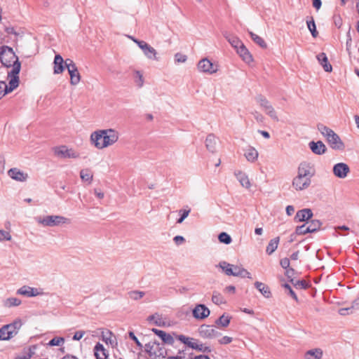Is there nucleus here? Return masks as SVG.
I'll use <instances>...</instances> for the list:
<instances>
[{
  "instance_id": "nucleus-11",
  "label": "nucleus",
  "mask_w": 359,
  "mask_h": 359,
  "mask_svg": "<svg viewBox=\"0 0 359 359\" xmlns=\"http://www.w3.org/2000/svg\"><path fill=\"white\" fill-rule=\"evenodd\" d=\"M199 335L205 339H213L221 336V333L218 332L212 325L203 324L198 328Z\"/></svg>"
},
{
  "instance_id": "nucleus-36",
  "label": "nucleus",
  "mask_w": 359,
  "mask_h": 359,
  "mask_svg": "<svg viewBox=\"0 0 359 359\" xmlns=\"http://www.w3.org/2000/svg\"><path fill=\"white\" fill-rule=\"evenodd\" d=\"M224 37L233 48H236V50H238V48H240L243 44V42L237 36L230 34H224Z\"/></svg>"
},
{
  "instance_id": "nucleus-48",
  "label": "nucleus",
  "mask_w": 359,
  "mask_h": 359,
  "mask_svg": "<svg viewBox=\"0 0 359 359\" xmlns=\"http://www.w3.org/2000/svg\"><path fill=\"white\" fill-rule=\"evenodd\" d=\"M149 320H154V324L158 326H163L165 323L162 318H161L158 315H152L149 317Z\"/></svg>"
},
{
  "instance_id": "nucleus-64",
  "label": "nucleus",
  "mask_w": 359,
  "mask_h": 359,
  "mask_svg": "<svg viewBox=\"0 0 359 359\" xmlns=\"http://www.w3.org/2000/svg\"><path fill=\"white\" fill-rule=\"evenodd\" d=\"M64 63L67 69L69 67L70 68L71 66H73L74 67H76L75 63L70 59H67L65 61H64Z\"/></svg>"
},
{
  "instance_id": "nucleus-30",
  "label": "nucleus",
  "mask_w": 359,
  "mask_h": 359,
  "mask_svg": "<svg viewBox=\"0 0 359 359\" xmlns=\"http://www.w3.org/2000/svg\"><path fill=\"white\" fill-rule=\"evenodd\" d=\"M54 74H61L64 69V60L60 55H56L54 59Z\"/></svg>"
},
{
  "instance_id": "nucleus-6",
  "label": "nucleus",
  "mask_w": 359,
  "mask_h": 359,
  "mask_svg": "<svg viewBox=\"0 0 359 359\" xmlns=\"http://www.w3.org/2000/svg\"><path fill=\"white\" fill-rule=\"evenodd\" d=\"M52 150L54 156L59 158H78L80 156L79 152L66 145L54 147Z\"/></svg>"
},
{
  "instance_id": "nucleus-9",
  "label": "nucleus",
  "mask_w": 359,
  "mask_h": 359,
  "mask_svg": "<svg viewBox=\"0 0 359 359\" xmlns=\"http://www.w3.org/2000/svg\"><path fill=\"white\" fill-rule=\"evenodd\" d=\"M255 100L259 104L260 107L264 110L266 114H267L272 119L278 121V116L274 108L265 97L262 95H258L255 97Z\"/></svg>"
},
{
  "instance_id": "nucleus-1",
  "label": "nucleus",
  "mask_w": 359,
  "mask_h": 359,
  "mask_svg": "<svg viewBox=\"0 0 359 359\" xmlns=\"http://www.w3.org/2000/svg\"><path fill=\"white\" fill-rule=\"evenodd\" d=\"M118 133L114 129L96 130L90 135V142L97 149H102L116 143Z\"/></svg>"
},
{
  "instance_id": "nucleus-24",
  "label": "nucleus",
  "mask_w": 359,
  "mask_h": 359,
  "mask_svg": "<svg viewBox=\"0 0 359 359\" xmlns=\"http://www.w3.org/2000/svg\"><path fill=\"white\" fill-rule=\"evenodd\" d=\"M233 276H237L241 278H248L252 279V276L250 272H248L242 266L233 265Z\"/></svg>"
},
{
  "instance_id": "nucleus-27",
  "label": "nucleus",
  "mask_w": 359,
  "mask_h": 359,
  "mask_svg": "<svg viewBox=\"0 0 359 359\" xmlns=\"http://www.w3.org/2000/svg\"><path fill=\"white\" fill-rule=\"evenodd\" d=\"M244 156L248 161L253 163L257 160L259 154L255 148L249 147L245 149Z\"/></svg>"
},
{
  "instance_id": "nucleus-35",
  "label": "nucleus",
  "mask_w": 359,
  "mask_h": 359,
  "mask_svg": "<svg viewBox=\"0 0 359 359\" xmlns=\"http://www.w3.org/2000/svg\"><path fill=\"white\" fill-rule=\"evenodd\" d=\"M255 287L266 298H269L271 295L269 287L265 284L257 281L255 283Z\"/></svg>"
},
{
  "instance_id": "nucleus-59",
  "label": "nucleus",
  "mask_w": 359,
  "mask_h": 359,
  "mask_svg": "<svg viewBox=\"0 0 359 359\" xmlns=\"http://www.w3.org/2000/svg\"><path fill=\"white\" fill-rule=\"evenodd\" d=\"M294 274V270L292 268L286 269L285 276L290 279V281L293 283L292 276Z\"/></svg>"
},
{
  "instance_id": "nucleus-14",
  "label": "nucleus",
  "mask_w": 359,
  "mask_h": 359,
  "mask_svg": "<svg viewBox=\"0 0 359 359\" xmlns=\"http://www.w3.org/2000/svg\"><path fill=\"white\" fill-rule=\"evenodd\" d=\"M210 314V309L203 304H196L192 310V315L197 320H203Z\"/></svg>"
},
{
  "instance_id": "nucleus-26",
  "label": "nucleus",
  "mask_w": 359,
  "mask_h": 359,
  "mask_svg": "<svg viewBox=\"0 0 359 359\" xmlns=\"http://www.w3.org/2000/svg\"><path fill=\"white\" fill-rule=\"evenodd\" d=\"M68 72L70 76L71 84L74 86L78 84L81 80V76L77 67L71 66L70 68H68Z\"/></svg>"
},
{
  "instance_id": "nucleus-47",
  "label": "nucleus",
  "mask_w": 359,
  "mask_h": 359,
  "mask_svg": "<svg viewBox=\"0 0 359 359\" xmlns=\"http://www.w3.org/2000/svg\"><path fill=\"white\" fill-rule=\"evenodd\" d=\"M65 342V339L63 337H54L51 340L49 341L48 345L50 346H62Z\"/></svg>"
},
{
  "instance_id": "nucleus-17",
  "label": "nucleus",
  "mask_w": 359,
  "mask_h": 359,
  "mask_svg": "<svg viewBox=\"0 0 359 359\" xmlns=\"http://www.w3.org/2000/svg\"><path fill=\"white\" fill-rule=\"evenodd\" d=\"M8 176L18 182H25L28 178V174L24 172L17 168H11L8 171Z\"/></svg>"
},
{
  "instance_id": "nucleus-45",
  "label": "nucleus",
  "mask_w": 359,
  "mask_h": 359,
  "mask_svg": "<svg viewBox=\"0 0 359 359\" xmlns=\"http://www.w3.org/2000/svg\"><path fill=\"white\" fill-rule=\"evenodd\" d=\"M191 212V209L189 208H187V209H182L179 211V213L180 214V217L177 219V224H182L183 221L188 217Z\"/></svg>"
},
{
  "instance_id": "nucleus-62",
  "label": "nucleus",
  "mask_w": 359,
  "mask_h": 359,
  "mask_svg": "<svg viewBox=\"0 0 359 359\" xmlns=\"http://www.w3.org/2000/svg\"><path fill=\"white\" fill-rule=\"evenodd\" d=\"M85 332L80 330L75 332L74 335L73 336V339L79 341L80 340L84 335Z\"/></svg>"
},
{
  "instance_id": "nucleus-20",
  "label": "nucleus",
  "mask_w": 359,
  "mask_h": 359,
  "mask_svg": "<svg viewBox=\"0 0 359 359\" xmlns=\"http://www.w3.org/2000/svg\"><path fill=\"white\" fill-rule=\"evenodd\" d=\"M151 331L159 337L163 343L169 345H172L174 343V339L170 334L156 328L151 329Z\"/></svg>"
},
{
  "instance_id": "nucleus-50",
  "label": "nucleus",
  "mask_w": 359,
  "mask_h": 359,
  "mask_svg": "<svg viewBox=\"0 0 359 359\" xmlns=\"http://www.w3.org/2000/svg\"><path fill=\"white\" fill-rule=\"evenodd\" d=\"M135 83L137 86L141 88L144 84V78L142 73L140 71H135Z\"/></svg>"
},
{
  "instance_id": "nucleus-43",
  "label": "nucleus",
  "mask_w": 359,
  "mask_h": 359,
  "mask_svg": "<svg viewBox=\"0 0 359 359\" xmlns=\"http://www.w3.org/2000/svg\"><path fill=\"white\" fill-rule=\"evenodd\" d=\"M306 24H307L308 29H309V31L311 33V35L313 36V37L316 38L318 36V33L316 30V24H315V22H314L313 18H311V20H307Z\"/></svg>"
},
{
  "instance_id": "nucleus-25",
  "label": "nucleus",
  "mask_w": 359,
  "mask_h": 359,
  "mask_svg": "<svg viewBox=\"0 0 359 359\" xmlns=\"http://www.w3.org/2000/svg\"><path fill=\"white\" fill-rule=\"evenodd\" d=\"M323 355V352L321 348H313L305 352L304 359H321Z\"/></svg>"
},
{
  "instance_id": "nucleus-60",
  "label": "nucleus",
  "mask_w": 359,
  "mask_h": 359,
  "mask_svg": "<svg viewBox=\"0 0 359 359\" xmlns=\"http://www.w3.org/2000/svg\"><path fill=\"white\" fill-rule=\"evenodd\" d=\"M173 241L177 245H180L184 243L185 239L182 236H176L174 237Z\"/></svg>"
},
{
  "instance_id": "nucleus-41",
  "label": "nucleus",
  "mask_w": 359,
  "mask_h": 359,
  "mask_svg": "<svg viewBox=\"0 0 359 359\" xmlns=\"http://www.w3.org/2000/svg\"><path fill=\"white\" fill-rule=\"evenodd\" d=\"M322 223L318 219L311 220L307 225L308 229L311 233L315 232L320 228Z\"/></svg>"
},
{
  "instance_id": "nucleus-7",
  "label": "nucleus",
  "mask_w": 359,
  "mask_h": 359,
  "mask_svg": "<svg viewBox=\"0 0 359 359\" xmlns=\"http://www.w3.org/2000/svg\"><path fill=\"white\" fill-rule=\"evenodd\" d=\"M21 326L20 321H15L13 323L4 325L0 329V340H8L17 334Z\"/></svg>"
},
{
  "instance_id": "nucleus-49",
  "label": "nucleus",
  "mask_w": 359,
  "mask_h": 359,
  "mask_svg": "<svg viewBox=\"0 0 359 359\" xmlns=\"http://www.w3.org/2000/svg\"><path fill=\"white\" fill-rule=\"evenodd\" d=\"M311 233L308 229L307 225L306 224L299 226L296 228L295 234L297 235H304L306 233Z\"/></svg>"
},
{
  "instance_id": "nucleus-34",
  "label": "nucleus",
  "mask_w": 359,
  "mask_h": 359,
  "mask_svg": "<svg viewBox=\"0 0 359 359\" xmlns=\"http://www.w3.org/2000/svg\"><path fill=\"white\" fill-rule=\"evenodd\" d=\"M279 241H280L279 237H276V238L271 239L269 241L268 245L266 246V252L269 255L273 254L278 248Z\"/></svg>"
},
{
  "instance_id": "nucleus-10",
  "label": "nucleus",
  "mask_w": 359,
  "mask_h": 359,
  "mask_svg": "<svg viewBox=\"0 0 359 359\" xmlns=\"http://www.w3.org/2000/svg\"><path fill=\"white\" fill-rule=\"evenodd\" d=\"M315 175L313 166L309 162H302L297 168V175L311 180Z\"/></svg>"
},
{
  "instance_id": "nucleus-8",
  "label": "nucleus",
  "mask_w": 359,
  "mask_h": 359,
  "mask_svg": "<svg viewBox=\"0 0 359 359\" xmlns=\"http://www.w3.org/2000/svg\"><path fill=\"white\" fill-rule=\"evenodd\" d=\"M197 69L200 72L213 74L218 71V65L208 58H203L198 62Z\"/></svg>"
},
{
  "instance_id": "nucleus-19",
  "label": "nucleus",
  "mask_w": 359,
  "mask_h": 359,
  "mask_svg": "<svg viewBox=\"0 0 359 359\" xmlns=\"http://www.w3.org/2000/svg\"><path fill=\"white\" fill-rule=\"evenodd\" d=\"M217 138L214 134H209L205 139L206 149L211 153H215L217 148Z\"/></svg>"
},
{
  "instance_id": "nucleus-37",
  "label": "nucleus",
  "mask_w": 359,
  "mask_h": 359,
  "mask_svg": "<svg viewBox=\"0 0 359 359\" xmlns=\"http://www.w3.org/2000/svg\"><path fill=\"white\" fill-rule=\"evenodd\" d=\"M219 266L222 269V271L225 273L226 275L232 276V274H233V264H231L227 263L226 262L223 261L219 263Z\"/></svg>"
},
{
  "instance_id": "nucleus-44",
  "label": "nucleus",
  "mask_w": 359,
  "mask_h": 359,
  "mask_svg": "<svg viewBox=\"0 0 359 359\" xmlns=\"http://www.w3.org/2000/svg\"><path fill=\"white\" fill-rule=\"evenodd\" d=\"M218 239L220 243L230 244L232 241L231 237L226 232H222L219 234Z\"/></svg>"
},
{
  "instance_id": "nucleus-18",
  "label": "nucleus",
  "mask_w": 359,
  "mask_h": 359,
  "mask_svg": "<svg viewBox=\"0 0 359 359\" xmlns=\"http://www.w3.org/2000/svg\"><path fill=\"white\" fill-rule=\"evenodd\" d=\"M309 146L312 152L317 155H322L327 151V147L322 141H311L309 143Z\"/></svg>"
},
{
  "instance_id": "nucleus-38",
  "label": "nucleus",
  "mask_w": 359,
  "mask_h": 359,
  "mask_svg": "<svg viewBox=\"0 0 359 359\" xmlns=\"http://www.w3.org/2000/svg\"><path fill=\"white\" fill-rule=\"evenodd\" d=\"M249 34L250 35L252 40L260 47L262 48H266L267 47L266 43L262 37L252 32H249Z\"/></svg>"
},
{
  "instance_id": "nucleus-13",
  "label": "nucleus",
  "mask_w": 359,
  "mask_h": 359,
  "mask_svg": "<svg viewBox=\"0 0 359 359\" xmlns=\"http://www.w3.org/2000/svg\"><path fill=\"white\" fill-rule=\"evenodd\" d=\"M311 184V180L297 175L292 182V187L297 191L308 189Z\"/></svg>"
},
{
  "instance_id": "nucleus-32",
  "label": "nucleus",
  "mask_w": 359,
  "mask_h": 359,
  "mask_svg": "<svg viewBox=\"0 0 359 359\" xmlns=\"http://www.w3.org/2000/svg\"><path fill=\"white\" fill-rule=\"evenodd\" d=\"M159 345L160 344L155 341H149L145 344V351L149 354V355L156 356Z\"/></svg>"
},
{
  "instance_id": "nucleus-29",
  "label": "nucleus",
  "mask_w": 359,
  "mask_h": 359,
  "mask_svg": "<svg viewBox=\"0 0 359 359\" xmlns=\"http://www.w3.org/2000/svg\"><path fill=\"white\" fill-rule=\"evenodd\" d=\"M317 60L325 72H330L332 71V65L328 62L327 57L325 53L318 54L317 55Z\"/></svg>"
},
{
  "instance_id": "nucleus-51",
  "label": "nucleus",
  "mask_w": 359,
  "mask_h": 359,
  "mask_svg": "<svg viewBox=\"0 0 359 359\" xmlns=\"http://www.w3.org/2000/svg\"><path fill=\"white\" fill-rule=\"evenodd\" d=\"M11 235L8 231L0 229V242L4 241H11Z\"/></svg>"
},
{
  "instance_id": "nucleus-39",
  "label": "nucleus",
  "mask_w": 359,
  "mask_h": 359,
  "mask_svg": "<svg viewBox=\"0 0 359 359\" xmlns=\"http://www.w3.org/2000/svg\"><path fill=\"white\" fill-rule=\"evenodd\" d=\"M80 177L83 181L90 183L93 180V174L89 169H83L80 172Z\"/></svg>"
},
{
  "instance_id": "nucleus-16",
  "label": "nucleus",
  "mask_w": 359,
  "mask_h": 359,
  "mask_svg": "<svg viewBox=\"0 0 359 359\" xmlns=\"http://www.w3.org/2000/svg\"><path fill=\"white\" fill-rule=\"evenodd\" d=\"M332 171L337 177L344 179L350 172V168L345 163H338L333 166Z\"/></svg>"
},
{
  "instance_id": "nucleus-61",
  "label": "nucleus",
  "mask_w": 359,
  "mask_h": 359,
  "mask_svg": "<svg viewBox=\"0 0 359 359\" xmlns=\"http://www.w3.org/2000/svg\"><path fill=\"white\" fill-rule=\"evenodd\" d=\"M280 264L283 269H286L290 266V259L287 257H285L280 259Z\"/></svg>"
},
{
  "instance_id": "nucleus-40",
  "label": "nucleus",
  "mask_w": 359,
  "mask_h": 359,
  "mask_svg": "<svg viewBox=\"0 0 359 359\" xmlns=\"http://www.w3.org/2000/svg\"><path fill=\"white\" fill-rule=\"evenodd\" d=\"M21 300L16 297H9L4 301V306L7 307L17 306L21 304Z\"/></svg>"
},
{
  "instance_id": "nucleus-3",
  "label": "nucleus",
  "mask_w": 359,
  "mask_h": 359,
  "mask_svg": "<svg viewBox=\"0 0 359 359\" xmlns=\"http://www.w3.org/2000/svg\"><path fill=\"white\" fill-rule=\"evenodd\" d=\"M317 128L321 135L326 138L332 149L335 150H343L344 149V144L333 130L322 123L318 124Z\"/></svg>"
},
{
  "instance_id": "nucleus-12",
  "label": "nucleus",
  "mask_w": 359,
  "mask_h": 359,
  "mask_svg": "<svg viewBox=\"0 0 359 359\" xmlns=\"http://www.w3.org/2000/svg\"><path fill=\"white\" fill-rule=\"evenodd\" d=\"M16 293L27 297H34L43 295L44 293L41 288L32 287L28 285H24L20 287Z\"/></svg>"
},
{
  "instance_id": "nucleus-15",
  "label": "nucleus",
  "mask_w": 359,
  "mask_h": 359,
  "mask_svg": "<svg viewBox=\"0 0 359 359\" xmlns=\"http://www.w3.org/2000/svg\"><path fill=\"white\" fill-rule=\"evenodd\" d=\"M136 44L142 50L144 55L149 60H157L156 50L145 41H136Z\"/></svg>"
},
{
  "instance_id": "nucleus-22",
  "label": "nucleus",
  "mask_w": 359,
  "mask_h": 359,
  "mask_svg": "<svg viewBox=\"0 0 359 359\" xmlns=\"http://www.w3.org/2000/svg\"><path fill=\"white\" fill-rule=\"evenodd\" d=\"M177 339L182 342L184 344L187 345V346L193 348V349H196V348L198 347V344L199 343V340L198 339H194V338H191V337H187L185 335H183V334H180L178 336Z\"/></svg>"
},
{
  "instance_id": "nucleus-63",
  "label": "nucleus",
  "mask_w": 359,
  "mask_h": 359,
  "mask_svg": "<svg viewBox=\"0 0 359 359\" xmlns=\"http://www.w3.org/2000/svg\"><path fill=\"white\" fill-rule=\"evenodd\" d=\"M6 161L3 155H0V171L2 172L5 168Z\"/></svg>"
},
{
  "instance_id": "nucleus-42",
  "label": "nucleus",
  "mask_w": 359,
  "mask_h": 359,
  "mask_svg": "<svg viewBox=\"0 0 359 359\" xmlns=\"http://www.w3.org/2000/svg\"><path fill=\"white\" fill-rule=\"evenodd\" d=\"M212 301L217 305H220L225 303V300L223 296L216 291L213 292L212 293Z\"/></svg>"
},
{
  "instance_id": "nucleus-52",
  "label": "nucleus",
  "mask_w": 359,
  "mask_h": 359,
  "mask_svg": "<svg viewBox=\"0 0 359 359\" xmlns=\"http://www.w3.org/2000/svg\"><path fill=\"white\" fill-rule=\"evenodd\" d=\"M283 287L288 290L289 294L296 301L298 302V297L295 292L293 291L290 285L287 283H285L283 285Z\"/></svg>"
},
{
  "instance_id": "nucleus-53",
  "label": "nucleus",
  "mask_w": 359,
  "mask_h": 359,
  "mask_svg": "<svg viewBox=\"0 0 359 359\" xmlns=\"http://www.w3.org/2000/svg\"><path fill=\"white\" fill-rule=\"evenodd\" d=\"M196 350L206 353H210L211 351V349L209 346H206L205 344H203L201 341H199L198 347Z\"/></svg>"
},
{
  "instance_id": "nucleus-31",
  "label": "nucleus",
  "mask_w": 359,
  "mask_h": 359,
  "mask_svg": "<svg viewBox=\"0 0 359 359\" xmlns=\"http://www.w3.org/2000/svg\"><path fill=\"white\" fill-rule=\"evenodd\" d=\"M237 53L240 55V56L242 57L243 61H245L246 63H250L252 62V57L248 50L246 48V47L243 44L237 50Z\"/></svg>"
},
{
  "instance_id": "nucleus-28",
  "label": "nucleus",
  "mask_w": 359,
  "mask_h": 359,
  "mask_svg": "<svg viewBox=\"0 0 359 359\" xmlns=\"http://www.w3.org/2000/svg\"><path fill=\"white\" fill-rule=\"evenodd\" d=\"M94 355L96 359H107V353L103 345L100 343H97L94 347Z\"/></svg>"
},
{
  "instance_id": "nucleus-2",
  "label": "nucleus",
  "mask_w": 359,
  "mask_h": 359,
  "mask_svg": "<svg viewBox=\"0 0 359 359\" xmlns=\"http://www.w3.org/2000/svg\"><path fill=\"white\" fill-rule=\"evenodd\" d=\"M21 68V63L16 61L14 67L8 72V77L10 78L9 85L8 86L5 81H0V99L6 94L15 89L20 82L19 73Z\"/></svg>"
},
{
  "instance_id": "nucleus-58",
  "label": "nucleus",
  "mask_w": 359,
  "mask_h": 359,
  "mask_svg": "<svg viewBox=\"0 0 359 359\" xmlns=\"http://www.w3.org/2000/svg\"><path fill=\"white\" fill-rule=\"evenodd\" d=\"M128 334H129V337L135 341V343L136 344V345L138 347H140V348L142 347V344L140 342V341L138 340V339L136 337V336L135 335V334L133 332H129Z\"/></svg>"
},
{
  "instance_id": "nucleus-54",
  "label": "nucleus",
  "mask_w": 359,
  "mask_h": 359,
  "mask_svg": "<svg viewBox=\"0 0 359 359\" xmlns=\"http://www.w3.org/2000/svg\"><path fill=\"white\" fill-rule=\"evenodd\" d=\"M112 336V332L109 330H107L106 332H102V340L104 341L107 344L111 343V337Z\"/></svg>"
},
{
  "instance_id": "nucleus-46",
  "label": "nucleus",
  "mask_w": 359,
  "mask_h": 359,
  "mask_svg": "<svg viewBox=\"0 0 359 359\" xmlns=\"http://www.w3.org/2000/svg\"><path fill=\"white\" fill-rule=\"evenodd\" d=\"M129 297L133 300H138L144 296V292L142 291L134 290L128 292Z\"/></svg>"
},
{
  "instance_id": "nucleus-33",
  "label": "nucleus",
  "mask_w": 359,
  "mask_h": 359,
  "mask_svg": "<svg viewBox=\"0 0 359 359\" xmlns=\"http://www.w3.org/2000/svg\"><path fill=\"white\" fill-rule=\"evenodd\" d=\"M230 320L231 317L229 315L224 313L222 316H221L218 319L215 320V325L218 327L224 328L229 326Z\"/></svg>"
},
{
  "instance_id": "nucleus-21",
  "label": "nucleus",
  "mask_w": 359,
  "mask_h": 359,
  "mask_svg": "<svg viewBox=\"0 0 359 359\" xmlns=\"http://www.w3.org/2000/svg\"><path fill=\"white\" fill-rule=\"evenodd\" d=\"M313 216V212L311 209L305 208L299 210L295 215V220L297 222H304L311 219Z\"/></svg>"
},
{
  "instance_id": "nucleus-55",
  "label": "nucleus",
  "mask_w": 359,
  "mask_h": 359,
  "mask_svg": "<svg viewBox=\"0 0 359 359\" xmlns=\"http://www.w3.org/2000/svg\"><path fill=\"white\" fill-rule=\"evenodd\" d=\"M175 60L177 62H184L187 61V57L185 55L177 53L175 55Z\"/></svg>"
},
{
  "instance_id": "nucleus-5",
  "label": "nucleus",
  "mask_w": 359,
  "mask_h": 359,
  "mask_svg": "<svg viewBox=\"0 0 359 359\" xmlns=\"http://www.w3.org/2000/svg\"><path fill=\"white\" fill-rule=\"evenodd\" d=\"M0 61L4 66L6 67H12V69L14 67L15 62L16 61L19 62L18 57L13 52V48L7 46L1 47Z\"/></svg>"
},
{
  "instance_id": "nucleus-56",
  "label": "nucleus",
  "mask_w": 359,
  "mask_h": 359,
  "mask_svg": "<svg viewBox=\"0 0 359 359\" xmlns=\"http://www.w3.org/2000/svg\"><path fill=\"white\" fill-rule=\"evenodd\" d=\"M294 285L297 288L306 289L308 284L305 280H297L294 283Z\"/></svg>"
},
{
  "instance_id": "nucleus-23",
  "label": "nucleus",
  "mask_w": 359,
  "mask_h": 359,
  "mask_svg": "<svg viewBox=\"0 0 359 359\" xmlns=\"http://www.w3.org/2000/svg\"><path fill=\"white\" fill-rule=\"evenodd\" d=\"M234 175L242 187L247 189L250 187L251 183L248 175L245 172L241 170H236L234 172Z\"/></svg>"
},
{
  "instance_id": "nucleus-57",
  "label": "nucleus",
  "mask_w": 359,
  "mask_h": 359,
  "mask_svg": "<svg viewBox=\"0 0 359 359\" xmlns=\"http://www.w3.org/2000/svg\"><path fill=\"white\" fill-rule=\"evenodd\" d=\"M232 341H233L232 337H228V336H224V337H222V338H220L218 340V342L220 344L225 345V344H230Z\"/></svg>"
},
{
  "instance_id": "nucleus-4",
  "label": "nucleus",
  "mask_w": 359,
  "mask_h": 359,
  "mask_svg": "<svg viewBox=\"0 0 359 359\" xmlns=\"http://www.w3.org/2000/svg\"><path fill=\"white\" fill-rule=\"evenodd\" d=\"M36 221L43 226H59L63 224H69L71 219L61 215H46L43 217L36 218Z\"/></svg>"
}]
</instances>
